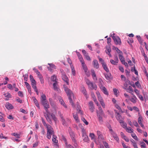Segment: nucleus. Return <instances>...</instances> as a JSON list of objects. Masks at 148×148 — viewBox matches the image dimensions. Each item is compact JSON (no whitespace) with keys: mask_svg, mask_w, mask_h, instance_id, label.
<instances>
[{"mask_svg":"<svg viewBox=\"0 0 148 148\" xmlns=\"http://www.w3.org/2000/svg\"><path fill=\"white\" fill-rule=\"evenodd\" d=\"M63 86L64 90L67 94V95L69 97V100L70 103L71 104L72 106H73L74 104L72 101V100L71 97L72 95H73V94L72 91L68 88H67L65 85H64Z\"/></svg>","mask_w":148,"mask_h":148,"instance_id":"f257e3e1","label":"nucleus"},{"mask_svg":"<svg viewBox=\"0 0 148 148\" xmlns=\"http://www.w3.org/2000/svg\"><path fill=\"white\" fill-rule=\"evenodd\" d=\"M46 127L47 129V138L50 139L51 136L54 135V132L51 126L49 125H46Z\"/></svg>","mask_w":148,"mask_h":148,"instance_id":"f03ea898","label":"nucleus"},{"mask_svg":"<svg viewBox=\"0 0 148 148\" xmlns=\"http://www.w3.org/2000/svg\"><path fill=\"white\" fill-rule=\"evenodd\" d=\"M86 82L89 88L92 90L95 89V90L97 89V87L96 84H93L88 79H86Z\"/></svg>","mask_w":148,"mask_h":148,"instance_id":"7ed1b4c3","label":"nucleus"},{"mask_svg":"<svg viewBox=\"0 0 148 148\" xmlns=\"http://www.w3.org/2000/svg\"><path fill=\"white\" fill-rule=\"evenodd\" d=\"M82 132V137L83 140L85 142H87L89 140L88 138L85 130L83 128H81Z\"/></svg>","mask_w":148,"mask_h":148,"instance_id":"20e7f679","label":"nucleus"},{"mask_svg":"<svg viewBox=\"0 0 148 148\" xmlns=\"http://www.w3.org/2000/svg\"><path fill=\"white\" fill-rule=\"evenodd\" d=\"M99 61L101 63L103 69L107 72H109V70L104 61L101 58L98 57Z\"/></svg>","mask_w":148,"mask_h":148,"instance_id":"39448f33","label":"nucleus"},{"mask_svg":"<svg viewBox=\"0 0 148 148\" xmlns=\"http://www.w3.org/2000/svg\"><path fill=\"white\" fill-rule=\"evenodd\" d=\"M60 71L62 74V79L69 85L68 78L66 75L65 73L62 69H60Z\"/></svg>","mask_w":148,"mask_h":148,"instance_id":"423d86ee","label":"nucleus"},{"mask_svg":"<svg viewBox=\"0 0 148 148\" xmlns=\"http://www.w3.org/2000/svg\"><path fill=\"white\" fill-rule=\"evenodd\" d=\"M109 129V130L110 131V133L112 136L113 137L116 141L118 142H119V139L116 134L113 132L111 127H110Z\"/></svg>","mask_w":148,"mask_h":148,"instance_id":"0eeeda50","label":"nucleus"},{"mask_svg":"<svg viewBox=\"0 0 148 148\" xmlns=\"http://www.w3.org/2000/svg\"><path fill=\"white\" fill-rule=\"evenodd\" d=\"M81 63L83 68L85 74L88 76H89L90 75V73L89 71H88V68L86 65L85 64L84 62Z\"/></svg>","mask_w":148,"mask_h":148,"instance_id":"6e6552de","label":"nucleus"},{"mask_svg":"<svg viewBox=\"0 0 148 148\" xmlns=\"http://www.w3.org/2000/svg\"><path fill=\"white\" fill-rule=\"evenodd\" d=\"M112 38L114 40L115 43L116 45H120L121 44L120 39L118 36H113Z\"/></svg>","mask_w":148,"mask_h":148,"instance_id":"1a4fd4ad","label":"nucleus"},{"mask_svg":"<svg viewBox=\"0 0 148 148\" xmlns=\"http://www.w3.org/2000/svg\"><path fill=\"white\" fill-rule=\"evenodd\" d=\"M41 104L44 106L45 109L47 112L48 109L49 108V105L47 101L41 103Z\"/></svg>","mask_w":148,"mask_h":148,"instance_id":"9d476101","label":"nucleus"},{"mask_svg":"<svg viewBox=\"0 0 148 148\" xmlns=\"http://www.w3.org/2000/svg\"><path fill=\"white\" fill-rule=\"evenodd\" d=\"M80 90L81 92L84 94L85 97L87 98H88L87 95V92L84 87L83 85H82L81 86Z\"/></svg>","mask_w":148,"mask_h":148,"instance_id":"9b49d317","label":"nucleus"},{"mask_svg":"<svg viewBox=\"0 0 148 148\" xmlns=\"http://www.w3.org/2000/svg\"><path fill=\"white\" fill-rule=\"evenodd\" d=\"M99 109L100 111L101 112V113H98V112H97V116L98 117V119L99 120V121L100 123H101L102 122V118L101 117V115H102V108L101 107H99Z\"/></svg>","mask_w":148,"mask_h":148,"instance_id":"f8f14e48","label":"nucleus"},{"mask_svg":"<svg viewBox=\"0 0 148 148\" xmlns=\"http://www.w3.org/2000/svg\"><path fill=\"white\" fill-rule=\"evenodd\" d=\"M99 87L100 89L104 94L107 95H108V92L107 91L106 88L104 86L101 84H100L99 85Z\"/></svg>","mask_w":148,"mask_h":148,"instance_id":"ddd939ff","label":"nucleus"},{"mask_svg":"<svg viewBox=\"0 0 148 148\" xmlns=\"http://www.w3.org/2000/svg\"><path fill=\"white\" fill-rule=\"evenodd\" d=\"M89 107L90 111L92 112H93L94 111L95 108L92 101H91L89 102Z\"/></svg>","mask_w":148,"mask_h":148,"instance_id":"4468645a","label":"nucleus"},{"mask_svg":"<svg viewBox=\"0 0 148 148\" xmlns=\"http://www.w3.org/2000/svg\"><path fill=\"white\" fill-rule=\"evenodd\" d=\"M116 118L119 123L123 120V119L119 113H117V114L116 115Z\"/></svg>","mask_w":148,"mask_h":148,"instance_id":"2eb2a0df","label":"nucleus"},{"mask_svg":"<svg viewBox=\"0 0 148 148\" xmlns=\"http://www.w3.org/2000/svg\"><path fill=\"white\" fill-rule=\"evenodd\" d=\"M92 64L94 67L96 69H98L99 67V65L98 61L96 60H93L92 62Z\"/></svg>","mask_w":148,"mask_h":148,"instance_id":"dca6fc26","label":"nucleus"},{"mask_svg":"<svg viewBox=\"0 0 148 148\" xmlns=\"http://www.w3.org/2000/svg\"><path fill=\"white\" fill-rule=\"evenodd\" d=\"M4 95L6 97L5 99V100L8 101L9 99L10 98L12 97V96L8 92L4 93Z\"/></svg>","mask_w":148,"mask_h":148,"instance_id":"f3484780","label":"nucleus"},{"mask_svg":"<svg viewBox=\"0 0 148 148\" xmlns=\"http://www.w3.org/2000/svg\"><path fill=\"white\" fill-rule=\"evenodd\" d=\"M96 93L97 97L98 99L100 102H102L103 101L102 97L101 96L100 94L99 91H97Z\"/></svg>","mask_w":148,"mask_h":148,"instance_id":"a211bd4d","label":"nucleus"},{"mask_svg":"<svg viewBox=\"0 0 148 148\" xmlns=\"http://www.w3.org/2000/svg\"><path fill=\"white\" fill-rule=\"evenodd\" d=\"M47 101L46 97L45 94H42L41 96L40 101L41 103Z\"/></svg>","mask_w":148,"mask_h":148,"instance_id":"6ab92c4d","label":"nucleus"},{"mask_svg":"<svg viewBox=\"0 0 148 148\" xmlns=\"http://www.w3.org/2000/svg\"><path fill=\"white\" fill-rule=\"evenodd\" d=\"M5 106L8 109H13L14 108L13 106L9 102H7L5 104Z\"/></svg>","mask_w":148,"mask_h":148,"instance_id":"aec40b11","label":"nucleus"},{"mask_svg":"<svg viewBox=\"0 0 148 148\" xmlns=\"http://www.w3.org/2000/svg\"><path fill=\"white\" fill-rule=\"evenodd\" d=\"M45 115L49 123H50L51 122V119L49 117V116L50 115V114L49 113H47V114L45 113Z\"/></svg>","mask_w":148,"mask_h":148,"instance_id":"412c9836","label":"nucleus"},{"mask_svg":"<svg viewBox=\"0 0 148 148\" xmlns=\"http://www.w3.org/2000/svg\"><path fill=\"white\" fill-rule=\"evenodd\" d=\"M97 134L98 136V138L99 139H103V135L99 131H97Z\"/></svg>","mask_w":148,"mask_h":148,"instance_id":"4be33fe9","label":"nucleus"},{"mask_svg":"<svg viewBox=\"0 0 148 148\" xmlns=\"http://www.w3.org/2000/svg\"><path fill=\"white\" fill-rule=\"evenodd\" d=\"M91 72L92 73V77L93 79L94 80H97V78L96 77V75L95 73V71L93 69H92L91 70Z\"/></svg>","mask_w":148,"mask_h":148,"instance_id":"5701e85b","label":"nucleus"},{"mask_svg":"<svg viewBox=\"0 0 148 148\" xmlns=\"http://www.w3.org/2000/svg\"><path fill=\"white\" fill-rule=\"evenodd\" d=\"M53 89L56 91H58L59 88L58 87L57 82H54L53 84Z\"/></svg>","mask_w":148,"mask_h":148,"instance_id":"b1692460","label":"nucleus"},{"mask_svg":"<svg viewBox=\"0 0 148 148\" xmlns=\"http://www.w3.org/2000/svg\"><path fill=\"white\" fill-rule=\"evenodd\" d=\"M120 54L119 55V57L120 60L121 62L123 63V62H124L125 61V58L124 57L122 56V55H121L122 53L121 51L120 52Z\"/></svg>","mask_w":148,"mask_h":148,"instance_id":"393cba45","label":"nucleus"},{"mask_svg":"<svg viewBox=\"0 0 148 148\" xmlns=\"http://www.w3.org/2000/svg\"><path fill=\"white\" fill-rule=\"evenodd\" d=\"M125 89L127 92L130 93H132L133 92L132 88V87L130 86L128 88H127Z\"/></svg>","mask_w":148,"mask_h":148,"instance_id":"a878e982","label":"nucleus"},{"mask_svg":"<svg viewBox=\"0 0 148 148\" xmlns=\"http://www.w3.org/2000/svg\"><path fill=\"white\" fill-rule=\"evenodd\" d=\"M119 123H120L121 126L125 129L127 127V124L125 123L124 122L123 120L121 121Z\"/></svg>","mask_w":148,"mask_h":148,"instance_id":"bb28decb","label":"nucleus"},{"mask_svg":"<svg viewBox=\"0 0 148 148\" xmlns=\"http://www.w3.org/2000/svg\"><path fill=\"white\" fill-rule=\"evenodd\" d=\"M125 129V130L128 133H132L133 132V130L131 127H127Z\"/></svg>","mask_w":148,"mask_h":148,"instance_id":"cd10ccee","label":"nucleus"},{"mask_svg":"<svg viewBox=\"0 0 148 148\" xmlns=\"http://www.w3.org/2000/svg\"><path fill=\"white\" fill-rule=\"evenodd\" d=\"M105 76L106 79L108 80H110L112 79L111 75L110 74H104Z\"/></svg>","mask_w":148,"mask_h":148,"instance_id":"c85d7f7f","label":"nucleus"},{"mask_svg":"<svg viewBox=\"0 0 148 148\" xmlns=\"http://www.w3.org/2000/svg\"><path fill=\"white\" fill-rule=\"evenodd\" d=\"M73 117L75 119L76 122L78 123L79 122V119H78V115L77 114H73Z\"/></svg>","mask_w":148,"mask_h":148,"instance_id":"c756f323","label":"nucleus"},{"mask_svg":"<svg viewBox=\"0 0 148 148\" xmlns=\"http://www.w3.org/2000/svg\"><path fill=\"white\" fill-rule=\"evenodd\" d=\"M59 99L60 102L61 103V104L63 105L65 108H66L67 106L62 98H60Z\"/></svg>","mask_w":148,"mask_h":148,"instance_id":"7c9ffc66","label":"nucleus"},{"mask_svg":"<svg viewBox=\"0 0 148 148\" xmlns=\"http://www.w3.org/2000/svg\"><path fill=\"white\" fill-rule=\"evenodd\" d=\"M51 116L52 118L53 119L54 121H55V123H56L58 121L55 115L52 114H51Z\"/></svg>","mask_w":148,"mask_h":148,"instance_id":"2f4dec72","label":"nucleus"},{"mask_svg":"<svg viewBox=\"0 0 148 148\" xmlns=\"http://www.w3.org/2000/svg\"><path fill=\"white\" fill-rule=\"evenodd\" d=\"M71 69L73 75H75V71L74 69V68L73 66L72 65H71Z\"/></svg>","mask_w":148,"mask_h":148,"instance_id":"473e14b6","label":"nucleus"},{"mask_svg":"<svg viewBox=\"0 0 148 148\" xmlns=\"http://www.w3.org/2000/svg\"><path fill=\"white\" fill-rule=\"evenodd\" d=\"M51 80L52 81L54 82H57L56 76L55 75L52 76L51 77Z\"/></svg>","mask_w":148,"mask_h":148,"instance_id":"72a5a7b5","label":"nucleus"},{"mask_svg":"<svg viewBox=\"0 0 148 148\" xmlns=\"http://www.w3.org/2000/svg\"><path fill=\"white\" fill-rule=\"evenodd\" d=\"M11 134L12 136H14L16 138H20V136H21L20 134H17V133H12V134Z\"/></svg>","mask_w":148,"mask_h":148,"instance_id":"f704fd0d","label":"nucleus"},{"mask_svg":"<svg viewBox=\"0 0 148 148\" xmlns=\"http://www.w3.org/2000/svg\"><path fill=\"white\" fill-rule=\"evenodd\" d=\"M56 136L54 135H53L52 141L53 142L56 143H58V141L56 139Z\"/></svg>","mask_w":148,"mask_h":148,"instance_id":"c9c22d12","label":"nucleus"},{"mask_svg":"<svg viewBox=\"0 0 148 148\" xmlns=\"http://www.w3.org/2000/svg\"><path fill=\"white\" fill-rule=\"evenodd\" d=\"M60 117L62 119V122L63 124L64 125H66V122H65V121L62 115L61 114H60Z\"/></svg>","mask_w":148,"mask_h":148,"instance_id":"e433bc0d","label":"nucleus"},{"mask_svg":"<svg viewBox=\"0 0 148 148\" xmlns=\"http://www.w3.org/2000/svg\"><path fill=\"white\" fill-rule=\"evenodd\" d=\"M113 91L114 92V94L116 96L118 95L119 92L118 90L116 88H114L113 89Z\"/></svg>","mask_w":148,"mask_h":148,"instance_id":"4c0bfd02","label":"nucleus"},{"mask_svg":"<svg viewBox=\"0 0 148 148\" xmlns=\"http://www.w3.org/2000/svg\"><path fill=\"white\" fill-rule=\"evenodd\" d=\"M89 136L92 140H95V135L94 134L90 133V134Z\"/></svg>","mask_w":148,"mask_h":148,"instance_id":"58836bf2","label":"nucleus"},{"mask_svg":"<svg viewBox=\"0 0 148 148\" xmlns=\"http://www.w3.org/2000/svg\"><path fill=\"white\" fill-rule=\"evenodd\" d=\"M110 62L112 64L114 65H116L118 63L116 61L112 59H111L110 60Z\"/></svg>","mask_w":148,"mask_h":148,"instance_id":"ea45409f","label":"nucleus"},{"mask_svg":"<svg viewBox=\"0 0 148 148\" xmlns=\"http://www.w3.org/2000/svg\"><path fill=\"white\" fill-rule=\"evenodd\" d=\"M131 142L134 148H138L137 146L136 143L135 142L134 140H131Z\"/></svg>","mask_w":148,"mask_h":148,"instance_id":"a19ab883","label":"nucleus"},{"mask_svg":"<svg viewBox=\"0 0 148 148\" xmlns=\"http://www.w3.org/2000/svg\"><path fill=\"white\" fill-rule=\"evenodd\" d=\"M132 86L134 88H136V86L137 88L139 87V82L138 81H137V82L135 83V84H134L132 85Z\"/></svg>","mask_w":148,"mask_h":148,"instance_id":"79ce46f5","label":"nucleus"},{"mask_svg":"<svg viewBox=\"0 0 148 148\" xmlns=\"http://www.w3.org/2000/svg\"><path fill=\"white\" fill-rule=\"evenodd\" d=\"M141 147V148H146V145L143 142L140 143Z\"/></svg>","mask_w":148,"mask_h":148,"instance_id":"37998d69","label":"nucleus"},{"mask_svg":"<svg viewBox=\"0 0 148 148\" xmlns=\"http://www.w3.org/2000/svg\"><path fill=\"white\" fill-rule=\"evenodd\" d=\"M65 146L66 148H73V147L71 145L68 144L67 142L65 143Z\"/></svg>","mask_w":148,"mask_h":148,"instance_id":"c03bdc74","label":"nucleus"},{"mask_svg":"<svg viewBox=\"0 0 148 148\" xmlns=\"http://www.w3.org/2000/svg\"><path fill=\"white\" fill-rule=\"evenodd\" d=\"M78 58L81 63H83L84 62V61L83 60V58L82 57V56L81 55L80 56H78Z\"/></svg>","mask_w":148,"mask_h":148,"instance_id":"a18cd8bd","label":"nucleus"},{"mask_svg":"<svg viewBox=\"0 0 148 148\" xmlns=\"http://www.w3.org/2000/svg\"><path fill=\"white\" fill-rule=\"evenodd\" d=\"M78 58L81 63H83L84 62V61L83 60V58L82 57V56L81 55L80 56H78Z\"/></svg>","mask_w":148,"mask_h":148,"instance_id":"49530a36","label":"nucleus"},{"mask_svg":"<svg viewBox=\"0 0 148 148\" xmlns=\"http://www.w3.org/2000/svg\"><path fill=\"white\" fill-rule=\"evenodd\" d=\"M131 71L132 72H134L135 74L136 75H138V72L135 69V68H132L131 69Z\"/></svg>","mask_w":148,"mask_h":148,"instance_id":"de8ad7c7","label":"nucleus"},{"mask_svg":"<svg viewBox=\"0 0 148 148\" xmlns=\"http://www.w3.org/2000/svg\"><path fill=\"white\" fill-rule=\"evenodd\" d=\"M144 122L143 120L141 115H139V122L140 123H143Z\"/></svg>","mask_w":148,"mask_h":148,"instance_id":"09e8293b","label":"nucleus"},{"mask_svg":"<svg viewBox=\"0 0 148 148\" xmlns=\"http://www.w3.org/2000/svg\"><path fill=\"white\" fill-rule=\"evenodd\" d=\"M70 136H71V138L73 141H74V142H76V140L74 139V135L73 133H72L70 134Z\"/></svg>","mask_w":148,"mask_h":148,"instance_id":"8fccbe9b","label":"nucleus"},{"mask_svg":"<svg viewBox=\"0 0 148 148\" xmlns=\"http://www.w3.org/2000/svg\"><path fill=\"white\" fill-rule=\"evenodd\" d=\"M115 107L118 109L119 110H120L121 112H122V110L120 108V107L118 106L117 104H115Z\"/></svg>","mask_w":148,"mask_h":148,"instance_id":"3c124183","label":"nucleus"},{"mask_svg":"<svg viewBox=\"0 0 148 148\" xmlns=\"http://www.w3.org/2000/svg\"><path fill=\"white\" fill-rule=\"evenodd\" d=\"M5 121V119L1 115H0V121L1 122H4Z\"/></svg>","mask_w":148,"mask_h":148,"instance_id":"603ef678","label":"nucleus"},{"mask_svg":"<svg viewBox=\"0 0 148 148\" xmlns=\"http://www.w3.org/2000/svg\"><path fill=\"white\" fill-rule=\"evenodd\" d=\"M85 57L86 59L90 61L91 58L90 56L88 55V54L84 56Z\"/></svg>","mask_w":148,"mask_h":148,"instance_id":"864d4df0","label":"nucleus"},{"mask_svg":"<svg viewBox=\"0 0 148 148\" xmlns=\"http://www.w3.org/2000/svg\"><path fill=\"white\" fill-rule=\"evenodd\" d=\"M7 88L10 90L13 89L12 86L10 84H8L7 85Z\"/></svg>","mask_w":148,"mask_h":148,"instance_id":"5fc2aeb1","label":"nucleus"},{"mask_svg":"<svg viewBox=\"0 0 148 148\" xmlns=\"http://www.w3.org/2000/svg\"><path fill=\"white\" fill-rule=\"evenodd\" d=\"M82 120L86 125H88V122L84 118H82Z\"/></svg>","mask_w":148,"mask_h":148,"instance_id":"6e6d98bb","label":"nucleus"},{"mask_svg":"<svg viewBox=\"0 0 148 148\" xmlns=\"http://www.w3.org/2000/svg\"><path fill=\"white\" fill-rule=\"evenodd\" d=\"M103 143L106 148H110L107 143L106 142H103Z\"/></svg>","mask_w":148,"mask_h":148,"instance_id":"4d7b16f0","label":"nucleus"},{"mask_svg":"<svg viewBox=\"0 0 148 148\" xmlns=\"http://www.w3.org/2000/svg\"><path fill=\"white\" fill-rule=\"evenodd\" d=\"M18 95L19 96H20L21 97H22L23 96V94L22 92L19 91L18 92Z\"/></svg>","mask_w":148,"mask_h":148,"instance_id":"13d9d810","label":"nucleus"},{"mask_svg":"<svg viewBox=\"0 0 148 148\" xmlns=\"http://www.w3.org/2000/svg\"><path fill=\"white\" fill-rule=\"evenodd\" d=\"M132 136V137L135 140H137V137L136 136V135L134 134H131Z\"/></svg>","mask_w":148,"mask_h":148,"instance_id":"bf43d9fd","label":"nucleus"},{"mask_svg":"<svg viewBox=\"0 0 148 148\" xmlns=\"http://www.w3.org/2000/svg\"><path fill=\"white\" fill-rule=\"evenodd\" d=\"M24 77V79L25 81H27L28 77V75L27 74H25V75H23Z\"/></svg>","mask_w":148,"mask_h":148,"instance_id":"052dcab7","label":"nucleus"},{"mask_svg":"<svg viewBox=\"0 0 148 148\" xmlns=\"http://www.w3.org/2000/svg\"><path fill=\"white\" fill-rule=\"evenodd\" d=\"M16 101H17L20 103H23V101L22 100H21V99L19 98H17L16 99Z\"/></svg>","mask_w":148,"mask_h":148,"instance_id":"680f3d73","label":"nucleus"},{"mask_svg":"<svg viewBox=\"0 0 148 148\" xmlns=\"http://www.w3.org/2000/svg\"><path fill=\"white\" fill-rule=\"evenodd\" d=\"M48 64L49 65L50 67L54 69H56L55 66L54 64Z\"/></svg>","mask_w":148,"mask_h":148,"instance_id":"e2e57ef3","label":"nucleus"},{"mask_svg":"<svg viewBox=\"0 0 148 148\" xmlns=\"http://www.w3.org/2000/svg\"><path fill=\"white\" fill-rule=\"evenodd\" d=\"M119 70L122 73L124 72V70L123 67L121 66H119Z\"/></svg>","mask_w":148,"mask_h":148,"instance_id":"0e129e2a","label":"nucleus"},{"mask_svg":"<svg viewBox=\"0 0 148 148\" xmlns=\"http://www.w3.org/2000/svg\"><path fill=\"white\" fill-rule=\"evenodd\" d=\"M133 123L134 125L136 127H137L138 126V124L137 122L136 121H134L133 122Z\"/></svg>","mask_w":148,"mask_h":148,"instance_id":"69168bd1","label":"nucleus"},{"mask_svg":"<svg viewBox=\"0 0 148 148\" xmlns=\"http://www.w3.org/2000/svg\"><path fill=\"white\" fill-rule=\"evenodd\" d=\"M107 51H106V52H107L108 53H109L111 52V50L110 48L109 47L108 48H107Z\"/></svg>","mask_w":148,"mask_h":148,"instance_id":"338daca9","label":"nucleus"},{"mask_svg":"<svg viewBox=\"0 0 148 148\" xmlns=\"http://www.w3.org/2000/svg\"><path fill=\"white\" fill-rule=\"evenodd\" d=\"M128 84H127V83H124V87L123 88L125 89L127 87Z\"/></svg>","mask_w":148,"mask_h":148,"instance_id":"774afa93","label":"nucleus"}]
</instances>
